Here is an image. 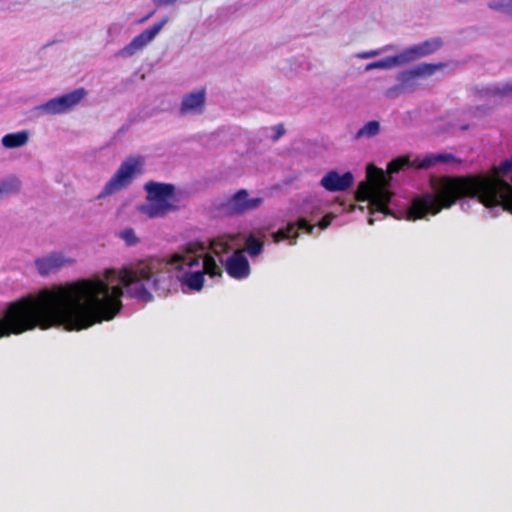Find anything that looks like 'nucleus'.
<instances>
[{
    "instance_id": "f257e3e1",
    "label": "nucleus",
    "mask_w": 512,
    "mask_h": 512,
    "mask_svg": "<svg viewBox=\"0 0 512 512\" xmlns=\"http://www.w3.org/2000/svg\"><path fill=\"white\" fill-rule=\"evenodd\" d=\"M237 235H223L208 244L190 242L165 258H149L121 268H108L101 275L38 291V328L62 327L68 331L87 329L113 319L122 308L124 291L131 298L149 302L152 292L166 295L181 283L184 291L198 292L204 276L222 275V267L235 279L247 278L249 262Z\"/></svg>"
},
{
    "instance_id": "f03ea898",
    "label": "nucleus",
    "mask_w": 512,
    "mask_h": 512,
    "mask_svg": "<svg viewBox=\"0 0 512 512\" xmlns=\"http://www.w3.org/2000/svg\"><path fill=\"white\" fill-rule=\"evenodd\" d=\"M432 193H424L413 198L392 192L386 176L381 171L370 183H361L357 199L367 202L372 215L368 223L373 225L376 215H391L397 219L417 220L429 215H436L442 208L448 207V177L432 176L430 179Z\"/></svg>"
},
{
    "instance_id": "7ed1b4c3",
    "label": "nucleus",
    "mask_w": 512,
    "mask_h": 512,
    "mask_svg": "<svg viewBox=\"0 0 512 512\" xmlns=\"http://www.w3.org/2000/svg\"><path fill=\"white\" fill-rule=\"evenodd\" d=\"M146 202L138 211L147 218H162L178 208L179 199L176 187L170 183L149 181L144 185Z\"/></svg>"
},
{
    "instance_id": "20e7f679",
    "label": "nucleus",
    "mask_w": 512,
    "mask_h": 512,
    "mask_svg": "<svg viewBox=\"0 0 512 512\" xmlns=\"http://www.w3.org/2000/svg\"><path fill=\"white\" fill-rule=\"evenodd\" d=\"M145 158L143 156H130L125 159L104 185L97 195L98 200L105 199L128 188L133 180L144 172Z\"/></svg>"
},
{
    "instance_id": "39448f33",
    "label": "nucleus",
    "mask_w": 512,
    "mask_h": 512,
    "mask_svg": "<svg viewBox=\"0 0 512 512\" xmlns=\"http://www.w3.org/2000/svg\"><path fill=\"white\" fill-rule=\"evenodd\" d=\"M444 67L443 63H421L411 69L401 71L396 76L397 84L387 89L386 96L395 98L402 93L414 92L419 87L418 80L420 78L430 77Z\"/></svg>"
},
{
    "instance_id": "423d86ee",
    "label": "nucleus",
    "mask_w": 512,
    "mask_h": 512,
    "mask_svg": "<svg viewBox=\"0 0 512 512\" xmlns=\"http://www.w3.org/2000/svg\"><path fill=\"white\" fill-rule=\"evenodd\" d=\"M321 203L316 198H312L303 204L301 211L299 212L298 220L295 222H289L285 228L279 229L271 234L274 243H279L282 240H288L290 245L296 244L298 237V231L302 230L308 234H312L315 228L314 225L310 224L306 216L308 214L314 215L320 212Z\"/></svg>"
},
{
    "instance_id": "0eeeda50",
    "label": "nucleus",
    "mask_w": 512,
    "mask_h": 512,
    "mask_svg": "<svg viewBox=\"0 0 512 512\" xmlns=\"http://www.w3.org/2000/svg\"><path fill=\"white\" fill-rule=\"evenodd\" d=\"M75 264L76 259L70 252L64 250L50 251L34 261L38 274L44 277L56 274L60 270L72 267Z\"/></svg>"
},
{
    "instance_id": "6e6552de",
    "label": "nucleus",
    "mask_w": 512,
    "mask_h": 512,
    "mask_svg": "<svg viewBox=\"0 0 512 512\" xmlns=\"http://www.w3.org/2000/svg\"><path fill=\"white\" fill-rule=\"evenodd\" d=\"M84 89H77L70 93L55 97L35 107L38 115H59L72 110L85 96Z\"/></svg>"
},
{
    "instance_id": "1a4fd4ad",
    "label": "nucleus",
    "mask_w": 512,
    "mask_h": 512,
    "mask_svg": "<svg viewBox=\"0 0 512 512\" xmlns=\"http://www.w3.org/2000/svg\"><path fill=\"white\" fill-rule=\"evenodd\" d=\"M448 161V155L444 153L427 154L424 156L406 155L392 160L387 167L390 174L397 173L404 167H413L417 169H428L439 162Z\"/></svg>"
},
{
    "instance_id": "9d476101",
    "label": "nucleus",
    "mask_w": 512,
    "mask_h": 512,
    "mask_svg": "<svg viewBox=\"0 0 512 512\" xmlns=\"http://www.w3.org/2000/svg\"><path fill=\"white\" fill-rule=\"evenodd\" d=\"M167 22L168 19L164 18L145 29L139 35L135 36L126 46L120 49L116 55L120 58H130L136 55L154 41Z\"/></svg>"
},
{
    "instance_id": "9b49d317",
    "label": "nucleus",
    "mask_w": 512,
    "mask_h": 512,
    "mask_svg": "<svg viewBox=\"0 0 512 512\" xmlns=\"http://www.w3.org/2000/svg\"><path fill=\"white\" fill-rule=\"evenodd\" d=\"M263 203L261 197H250L246 190H240L235 193L223 204V210L226 214H243L256 210Z\"/></svg>"
},
{
    "instance_id": "f8f14e48",
    "label": "nucleus",
    "mask_w": 512,
    "mask_h": 512,
    "mask_svg": "<svg viewBox=\"0 0 512 512\" xmlns=\"http://www.w3.org/2000/svg\"><path fill=\"white\" fill-rule=\"evenodd\" d=\"M443 45L439 38H432L405 48L398 55L402 66L437 52Z\"/></svg>"
},
{
    "instance_id": "ddd939ff",
    "label": "nucleus",
    "mask_w": 512,
    "mask_h": 512,
    "mask_svg": "<svg viewBox=\"0 0 512 512\" xmlns=\"http://www.w3.org/2000/svg\"><path fill=\"white\" fill-rule=\"evenodd\" d=\"M206 103L205 89L194 90L182 97L180 105L181 115L202 114Z\"/></svg>"
},
{
    "instance_id": "4468645a",
    "label": "nucleus",
    "mask_w": 512,
    "mask_h": 512,
    "mask_svg": "<svg viewBox=\"0 0 512 512\" xmlns=\"http://www.w3.org/2000/svg\"><path fill=\"white\" fill-rule=\"evenodd\" d=\"M353 181L354 177L350 172L340 175L336 171H330L321 179V185L328 191H344L352 186Z\"/></svg>"
},
{
    "instance_id": "2eb2a0df",
    "label": "nucleus",
    "mask_w": 512,
    "mask_h": 512,
    "mask_svg": "<svg viewBox=\"0 0 512 512\" xmlns=\"http://www.w3.org/2000/svg\"><path fill=\"white\" fill-rule=\"evenodd\" d=\"M30 139V133L27 130H21L15 133H8L1 138V145L6 149H17L24 147Z\"/></svg>"
},
{
    "instance_id": "dca6fc26",
    "label": "nucleus",
    "mask_w": 512,
    "mask_h": 512,
    "mask_svg": "<svg viewBox=\"0 0 512 512\" xmlns=\"http://www.w3.org/2000/svg\"><path fill=\"white\" fill-rule=\"evenodd\" d=\"M22 183L15 175H8L0 179V201L20 192Z\"/></svg>"
},
{
    "instance_id": "f3484780",
    "label": "nucleus",
    "mask_w": 512,
    "mask_h": 512,
    "mask_svg": "<svg viewBox=\"0 0 512 512\" xmlns=\"http://www.w3.org/2000/svg\"><path fill=\"white\" fill-rule=\"evenodd\" d=\"M266 235L265 229H258L255 233L247 236L245 240V250L251 257L259 255L262 250L264 243L262 238Z\"/></svg>"
},
{
    "instance_id": "a211bd4d",
    "label": "nucleus",
    "mask_w": 512,
    "mask_h": 512,
    "mask_svg": "<svg viewBox=\"0 0 512 512\" xmlns=\"http://www.w3.org/2000/svg\"><path fill=\"white\" fill-rule=\"evenodd\" d=\"M381 133V124L377 120H371L359 128L353 136L356 141L369 140Z\"/></svg>"
},
{
    "instance_id": "6ab92c4d",
    "label": "nucleus",
    "mask_w": 512,
    "mask_h": 512,
    "mask_svg": "<svg viewBox=\"0 0 512 512\" xmlns=\"http://www.w3.org/2000/svg\"><path fill=\"white\" fill-rule=\"evenodd\" d=\"M399 66H402V64L399 55L397 54L367 64L365 67V71H371L375 69L389 70Z\"/></svg>"
},
{
    "instance_id": "aec40b11",
    "label": "nucleus",
    "mask_w": 512,
    "mask_h": 512,
    "mask_svg": "<svg viewBox=\"0 0 512 512\" xmlns=\"http://www.w3.org/2000/svg\"><path fill=\"white\" fill-rule=\"evenodd\" d=\"M395 49H396V47L394 45H386L379 49H374V50L357 53L355 56H356V58H359V59H371V58L377 57L383 53H386L389 51H394Z\"/></svg>"
},
{
    "instance_id": "412c9836",
    "label": "nucleus",
    "mask_w": 512,
    "mask_h": 512,
    "mask_svg": "<svg viewBox=\"0 0 512 512\" xmlns=\"http://www.w3.org/2000/svg\"><path fill=\"white\" fill-rule=\"evenodd\" d=\"M120 238L126 242L127 245L133 246L138 243V238L132 228H126L119 234Z\"/></svg>"
},
{
    "instance_id": "4be33fe9",
    "label": "nucleus",
    "mask_w": 512,
    "mask_h": 512,
    "mask_svg": "<svg viewBox=\"0 0 512 512\" xmlns=\"http://www.w3.org/2000/svg\"><path fill=\"white\" fill-rule=\"evenodd\" d=\"M492 10L503 11L508 15V0L507 1H491L488 4Z\"/></svg>"
},
{
    "instance_id": "5701e85b",
    "label": "nucleus",
    "mask_w": 512,
    "mask_h": 512,
    "mask_svg": "<svg viewBox=\"0 0 512 512\" xmlns=\"http://www.w3.org/2000/svg\"><path fill=\"white\" fill-rule=\"evenodd\" d=\"M121 30H122V25L114 23L108 27V34L110 36H117L120 34Z\"/></svg>"
},
{
    "instance_id": "b1692460",
    "label": "nucleus",
    "mask_w": 512,
    "mask_h": 512,
    "mask_svg": "<svg viewBox=\"0 0 512 512\" xmlns=\"http://www.w3.org/2000/svg\"><path fill=\"white\" fill-rule=\"evenodd\" d=\"M495 92L501 95H507L509 93H512V83L504 84L501 88H497Z\"/></svg>"
},
{
    "instance_id": "393cba45",
    "label": "nucleus",
    "mask_w": 512,
    "mask_h": 512,
    "mask_svg": "<svg viewBox=\"0 0 512 512\" xmlns=\"http://www.w3.org/2000/svg\"><path fill=\"white\" fill-rule=\"evenodd\" d=\"M332 219L333 215H326L318 224L320 229H326L330 225Z\"/></svg>"
},
{
    "instance_id": "a878e982",
    "label": "nucleus",
    "mask_w": 512,
    "mask_h": 512,
    "mask_svg": "<svg viewBox=\"0 0 512 512\" xmlns=\"http://www.w3.org/2000/svg\"><path fill=\"white\" fill-rule=\"evenodd\" d=\"M155 6L162 7V6H168L172 5L176 2V0H152Z\"/></svg>"
},
{
    "instance_id": "bb28decb",
    "label": "nucleus",
    "mask_w": 512,
    "mask_h": 512,
    "mask_svg": "<svg viewBox=\"0 0 512 512\" xmlns=\"http://www.w3.org/2000/svg\"><path fill=\"white\" fill-rule=\"evenodd\" d=\"M276 132V135L274 137V139H278L279 137H281L283 134H284V128L282 125H277L273 128Z\"/></svg>"
},
{
    "instance_id": "cd10ccee",
    "label": "nucleus",
    "mask_w": 512,
    "mask_h": 512,
    "mask_svg": "<svg viewBox=\"0 0 512 512\" xmlns=\"http://www.w3.org/2000/svg\"><path fill=\"white\" fill-rule=\"evenodd\" d=\"M508 15L512 16V0H508Z\"/></svg>"
},
{
    "instance_id": "c85d7f7f",
    "label": "nucleus",
    "mask_w": 512,
    "mask_h": 512,
    "mask_svg": "<svg viewBox=\"0 0 512 512\" xmlns=\"http://www.w3.org/2000/svg\"><path fill=\"white\" fill-rule=\"evenodd\" d=\"M151 16H152V13H150V14H149V15H147L146 17H144V18L140 19V20L138 21V23H144V22H146V21H147Z\"/></svg>"
},
{
    "instance_id": "c756f323",
    "label": "nucleus",
    "mask_w": 512,
    "mask_h": 512,
    "mask_svg": "<svg viewBox=\"0 0 512 512\" xmlns=\"http://www.w3.org/2000/svg\"><path fill=\"white\" fill-rule=\"evenodd\" d=\"M449 159H450V164L457 161L456 158L451 154L449 156Z\"/></svg>"
}]
</instances>
